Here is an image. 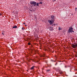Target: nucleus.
Wrapping results in <instances>:
<instances>
[{"mask_svg":"<svg viewBox=\"0 0 77 77\" xmlns=\"http://www.w3.org/2000/svg\"><path fill=\"white\" fill-rule=\"evenodd\" d=\"M49 30L50 31H51V32L53 31V30H54V28L53 27H51L49 28Z\"/></svg>","mask_w":77,"mask_h":77,"instance_id":"5","label":"nucleus"},{"mask_svg":"<svg viewBox=\"0 0 77 77\" xmlns=\"http://www.w3.org/2000/svg\"><path fill=\"white\" fill-rule=\"evenodd\" d=\"M62 73H63L62 72L60 73V74H62Z\"/></svg>","mask_w":77,"mask_h":77,"instance_id":"16","label":"nucleus"},{"mask_svg":"<svg viewBox=\"0 0 77 77\" xmlns=\"http://www.w3.org/2000/svg\"><path fill=\"white\" fill-rule=\"evenodd\" d=\"M26 24V23H25L24 22V23H23V24Z\"/></svg>","mask_w":77,"mask_h":77,"instance_id":"17","label":"nucleus"},{"mask_svg":"<svg viewBox=\"0 0 77 77\" xmlns=\"http://www.w3.org/2000/svg\"><path fill=\"white\" fill-rule=\"evenodd\" d=\"M42 56L43 57H45V54H44L42 55Z\"/></svg>","mask_w":77,"mask_h":77,"instance_id":"9","label":"nucleus"},{"mask_svg":"<svg viewBox=\"0 0 77 77\" xmlns=\"http://www.w3.org/2000/svg\"><path fill=\"white\" fill-rule=\"evenodd\" d=\"M68 33H74V31H73L72 27H70L68 31Z\"/></svg>","mask_w":77,"mask_h":77,"instance_id":"1","label":"nucleus"},{"mask_svg":"<svg viewBox=\"0 0 77 77\" xmlns=\"http://www.w3.org/2000/svg\"><path fill=\"white\" fill-rule=\"evenodd\" d=\"M51 18H54V17L53 16H51Z\"/></svg>","mask_w":77,"mask_h":77,"instance_id":"14","label":"nucleus"},{"mask_svg":"<svg viewBox=\"0 0 77 77\" xmlns=\"http://www.w3.org/2000/svg\"><path fill=\"white\" fill-rule=\"evenodd\" d=\"M22 29L23 30V28H22Z\"/></svg>","mask_w":77,"mask_h":77,"instance_id":"19","label":"nucleus"},{"mask_svg":"<svg viewBox=\"0 0 77 77\" xmlns=\"http://www.w3.org/2000/svg\"><path fill=\"white\" fill-rule=\"evenodd\" d=\"M28 45H30V43H28Z\"/></svg>","mask_w":77,"mask_h":77,"instance_id":"15","label":"nucleus"},{"mask_svg":"<svg viewBox=\"0 0 77 77\" xmlns=\"http://www.w3.org/2000/svg\"><path fill=\"white\" fill-rule=\"evenodd\" d=\"M34 68V66H33L31 67V69H33Z\"/></svg>","mask_w":77,"mask_h":77,"instance_id":"8","label":"nucleus"},{"mask_svg":"<svg viewBox=\"0 0 77 77\" xmlns=\"http://www.w3.org/2000/svg\"><path fill=\"white\" fill-rule=\"evenodd\" d=\"M77 9V8H75V9Z\"/></svg>","mask_w":77,"mask_h":77,"instance_id":"18","label":"nucleus"},{"mask_svg":"<svg viewBox=\"0 0 77 77\" xmlns=\"http://www.w3.org/2000/svg\"><path fill=\"white\" fill-rule=\"evenodd\" d=\"M0 15H2V14H0Z\"/></svg>","mask_w":77,"mask_h":77,"instance_id":"21","label":"nucleus"},{"mask_svg":"<svg viewBox=\"0 0 77 77\" xmlns=\"http://www.w3.org/2000/svg\"><path fill=\"white\" fill-rule=\"evenodd\" d=\"M39 4H41L42 5V2H40L39 3Z\"/></svg>","mask_w":77,"mask_h":77,"instance_id":"12","label":"nucleus"},{"mask_svg":"<svg viewBox=\"0 0 77 77\" xmlns=\"http://www.w3.org/2000/svg\"><path fill=\"white\" fill-rule=\"evenodd\" d=\"M39 4L38 3H37V4H36V6H39Z\"/></svg>","mask_w":77,"mask_h":77,"instance_id":"11","label":"nucleus"},{"mask_svg":"<svg viewBox=\"0 0 77 77\" xmlns=\"http://www.w3.org/2000/svg\"><path fill=\"white\" fill-rule=\"evenodd\" d=\"M15 28H17V26H14L13 27V29H15Z\"/></svg>","mask_w":77,"mask_h":77,"instance_id":"7","label":"nucleus"},{"mask_svg":"<svg viewBox=\"0 0 77 77\" xmlns=\"http://www.w3.org/2000/svg\"><path fill=\"white\" fill-rule=\"evenodd\" d=\"M50 71V69L46 70V71H47V72H48V71Z\"/></svg>","mask_w":77,"mask_h":77,"instance_id":"10","label":"nucleus"},{"mask_svg":"<svg viewBox=\"0 0 77 77\" xmlns=\"http://www.w3.org/2000/svg\"><path fill=\"white\" fill-rule=\"evenodd\" d=\"M30 3L32 5H33L34 6H35L36 5V2L34 1L30 2Z\"/></svg>","mask_w":77,"mask_h":77,"instance_id":"3","label":"nucleus"},{"mask_svg":"<svg viewBox=\"0 0 77 77\" xmlns=\"http://www.w3.org/2000/svg\"><path fill=\"white\" fill-rule=\"evenodd\" d=\"M25 26H27V25H25Z\"/></svg>","mask_w":77,"mask_h":77,"instance_id":"20","label":"nucleus"},{"mask_svg":"<svg viewBox=\"0 0 77 77\" xmlns=\"http://www.w3.org/2000/svg\"><path fill=\"white\" fill-rule=\"evenodd\" d=\"M62 28L60 27V26L59 27V29H58V30L60 31V30H62Z\"/></svg>","mask_w":77,"mask_h":77,"instance_id":"6","label":"nucleus"},{"mask_svg":"<svg viewBox=\"0 0 77 77\" xmlns=\"http://www.w3.org/2000/svg\"><path fill=\"white\" fill-rule=\"evenodd\" d=\"M48 22L51 25H52L53 24V22H54V20L53 19H51V20H48Z\"/></svg>","mask_w":77,"mask_h":77,"instance_id":"2","label":"nucleus"},{"mask_svg":"<svg viewBox=\"0 0 77 77\" xmlns=\"http://www.w3.org/2000/svg\"><path fill=\"white\" fill-rule=\"evenodd\" d=\"M72 46L74 48H75L76 47H77V44H76L75 45L72 44Z\"/></svg>","mask_w":77,"mask_h":77,"instance_id":"4","label":"nucleus"},{"mask_svg":"<svg viewBox=\"0 0 77 77\" xmlns=\"http://www.w3.org/2000/svg\"><path fill=\"white\" fill-rule=\"evenodd\" d=\"M2 35H5V34H4V32H2Z\"/></svg>","mask_w":77,"mask_h":77,"instance_id":"13","label":"nucleus"}]
</instances>
